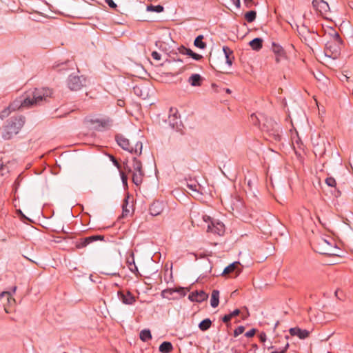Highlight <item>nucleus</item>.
<instances>
[{
    "label": "nucleus",
    "mask_w": 353,
    "mask_h": 353,
    "mask_svg": "<svg viewBox=\"0 0 353 353\" xmlns=\"http://www.w3.org/2000/svg\"><path fill=\"white\" fill-rule=\"evenodd\" d=\"M273 135H274V137L275 140H279L280 139V136H279V134L278 133H276L275 132H274Z\"/></svg>",
    "instance_id": "nucleus-48"
},
{
    "label": "nucleus",
    "mask_w": 353,
    "mask_h": 353,
    "mask_svg": "<svg viewBox=\"0 0 353 353\" xmlns=\"http://www.w3.org/2000/svg\"><path fill=\"white\" fill-rule=\"evenodd\" d=\"M245 330V327L243 326H239L237 328L234 330V336H237L241 334Z\"/></svg>",
    "instance_id": "nucleus-36"
},
{
    "label": "nucleus",
    "mask_w": 353,
    "mask_h": 353,
    "mask_svg": "<svg viewBox=\"0 0 353 353\" xmlns=\"http://www.w3.org/2000/svg\"><path fill=\"white\" fill-rule=\"evenodd\" d=\"M166 207V203L162 201H154L150 207V212L152 216L161 214Z\"/></svg>",
    "instance_id": "nucleus-14"
},
{
    "label": "nucleus",
    "mask_w": 353,
    "mask_h": 353,
    "mask_svg": "<svg viewBox=\"0 0 353 353\" xmlns=\"http://www.w3.org/2000/svg\"><path fill=\"white\" fill-rule=\"evenodd\" d=\"M126 263L128 264V267L129 270L132 272L134 273L138 271V268L136 266L135 263H134V259L133 255H132L130 258L127 259Z\"/></svg>",
    "instance_id": "nucleus-27"
},
{
    "label": "nucleus",
    "mask_w": 353,
    "mask_h": 353,
    "mask_svg": "<svg viewBox=\"0 0 353 353\" xmlns=\"http://www.w3.org/2000/svg\"><path fill=\"white\" fill-rule=\"evenodd\" d=\"M263 39L261 38H255L250 41L249 45L254 50H259L263 47Z\"/></svg>",
    "instance_id": "nucleus-21"
},
{
    "label": "nucleus",
    "mask_w": 353,
    "mask_h": 353,
    "mask_svg": "<svg viewBox=\"0 0 353 353\" xmlns=\"http://www.w3.org/2000/svg\"><path fill=\"white\" fill-rule=\"evenodd\" d=\"M151 55L152 57L157 61H159L161 59V54L157 51L152 52Z\"/></svg>",
    "instance_id": "nucleus-41"
},
{
    "label": "nucleus",
    "mask_w": 353,
    "mask_h": 353,
    "mask_svg": "<svg viewBox=\"0 0 353 353\" xmlns=\"http://www.w3.org/2000/svg\"><path fill=\"white\" fill-rule=\"evenodd\" d=\"M105 3L111 8H116L117 4L113 1V0H105Z\"/></svg>",
    "instance_id": "nucleus-43"
},
{
    "label": "nucleus",
    "mask_w": 353,
    "mask_h": 353,
    "mask_svg": "<svg viewBox=\"0 0 353 353\" xmlns=\"http://www.w3.org/2000/svg\"><path fill=\"white\" fill-rule=\"evenodd\" d=\"M121 177L124 184H127L128 176L123 171L120 170Z\"/></svg>",
    "instance_id": "nucleus-40"
},
{
    "label": "nucleus",
    "mask_w": 353,
    "mask_h": 353,
    "mask_svg": "<svg viewBox=\"0 0 353 353\" xmlns=\"http://www.w3.org/2000/svg\"><path fill=\"white\" fill-rule=\"evenodd\" d=\"M291 336H296L300 339H305L310 336V332L306 330H302L299 327H292L289 330Z\"/></svg>",
    "instance_id": "nucleus-17"
},
{
    "label": "nucleus",
    "mask_w": 353,
    "mask_h": 353,
    "mask_svg": "<svg viewBox=\"0 0 353 353\" xmlns=\"http://www.w3.org/2000/svg\"><path fill=\"white\" fill-rule=\"evenodd\" d=\"M327 353H331V352H327Z\"/></svg>",
    "instance_id": "nucleus-54"
},
{
    "label": "nucleus",
    "mask_w": 353,
    "mask_h": 353,
    "mask_svg": "<svg viewBox=\"0 0 353 353\" xmlns=\"http://www.w3.org/2000/svg\"><path fill=\"white\" fill-rule=\"evenodd\" d=\"M3 168V165L2 163L0 162V170Z\"/></svg>",
    "instance_id": "nucleus-49"
},
{
    "label": "nucleus",
    "mask_w": 353,
    "mask_h": 353,
    "mask_svg": "<svg viewBox=\"0 0 353 353\" xmlns=\"http://www.w3.org/2000/svg\"><path fill=\"white\" fill-rule=\"evenodd\" d=\"M122 209H123L122 216L123 217L127 216L130 213V211L132 209V206L129 204L128 198L124 199L123 204H122Z\"/></svg>",
    "instance_id": "nucleus-25"
},
{
    "label": "nucleus",
    "mask_w": 353,
    "mask_h": 353,
    "mask_svg": "<svg viewBox=\"0 0 353 353\" xmlns=\"http://www.w3.org/2000/svg\"><path fill=\"white\" fill-rule=\"evenodd\" d=\"M203 37L202 35L198 36L194 40V46L201 49H204L206 47V43L203 41Z\"/></svg>",
    "instance_id": "nucleus-30"
},
{
    "label": "nucleus",
    "mask_w": 353,
    "mask_h": 353,
    "mask_svg": "<svg viewBox=\"0 0 353 353\" xmlns=\"http://www.w3.org/2000/svg\"><path fill=\"white\" fill-rule=\"evenodd\" d=\"M24 123L25 118L22 116L10 119L8 124L1 131V137L3 139L6 140L12 139L14 135H16L19 132Z\"/></svg>",
    "instance_id": "nucleus-3"
},
{
    "label": "nucleus",
    "mask_w": 353,
    "mask_h": 353,
    "mask_svg": "<svg viewBox=\"0 0 353 353\" xmlns=\"http://www.w3.org/2000/svg\"><path fill=\"white\" fill-rule=\"evenodd\" d=\"M188 187L193 190V191H197V187H198V185L196 184V183H191V184H188Z\"/></svg>",
    "instance_id": "nucleus-44"
},
{
    "label": "nucleus",
    "mask_w": 353,
    "mask_h": 353,
    "mask_svg": "<svg viewBox=\"0 0 353 353\" xmlns=\"http://www.w3.org/2000/svg\"><path fill=\"white\" fill-rule=\"evenodd\" d=\"M110 160L112 161L113 164L119 170H121V165L118 162V161L112 155L110 156Z\"/></svg>",
    "instance_id": "nucleus-37"
},
{
    "label": "nucleus",
    "mask_w": 353,
    "mask_h": 353,
    "mask_svg": "<svg viewBox=\"0 0 353 353\" xmlns=\"http://www.w3.org/2000/svg\"><path fill=\"white\" fill-rule=\"evenodd\" d=\"M123 169L128 173H132V181L137 186L141 184L144 174L141 161L137 157H133L130 164L128 161L123 163Z\"/></svg>",
    "instance_id": "nucleus-2"
},
{
    "label": "nucleus",
    "mask_w": 353,
    "mask_h": 353,
    "mask_svg": "<svg viewBox=\"0 0 353 353\" xmlns=\"http://www.w3.org/2000/svg\"><path fill=\"white\" fill-rule=\"evenodd\" d=\"M86 79L83 76L70 75L67 81L69 89L72 91L81 90L85 85Z\"/></svg>",
    "instance_id": "nucleus-7"
},
{
    "label": "nucleus",
    "mask_w": 353,
    "mask_h": 353,
    "mask_svg": "<svg viewBox=\"0 0 353 353\" xmlns=\"http://www.w3.org/2000/svg\"><path fill=\"white\" fill-rule=\"evenodd\" d=\"M183 54H187L192 58H193L194 60H200L202 58V56L194 52L192 50L186 48H183L182 50L181 51Z\"/></svg>",
    "instance_id": "nucleus-24"
},
{
    "label": "nucleus",
    "mask_w": 353,
    "mask_h": 353,
    "mask_svg": "<svg viewBox=\"0 0 353 353\" xmlns=\"http://www.w3.org/2000/svg\"><path fill=\"white\" fill-rule=\"evenodd\" d=\"M256 329H252V330H249L248 332H247L245 335L247 337H252L256 334Z\"/></svg>",
    "instance_id": "nucleus-42"
},
{
    "label": "nucleus",
    "mask_w": 353,
    "mask_h": 353,
    "mask_svg": "<svg viewBox=\"0 0 353 353\" xmlns=\"http://www.w3.org/2000/svg\"><path fill=\"white\" fill-rule=\"evenodd\" d=\"M168 121L173 128L178 125L180 122V115L176 108H170L169 111Z\"/></svg>",
    "instance_id": "nucleus-15"
},
{
    "label": "nucleus",
    "mask_w": 353,
    "mask_h": 353,
    "mask_svg": "<svg viewBox=\"0 0 353 353\" xmlns=\"http://www.w3.org/2000/svg\"><path fill=\"white\" fill-rule=\"evenodd\" d=\"M325 183L330 187H335L336 185V182L334 178L330 176L327 177L325 179Z\"/></svg>",
    "instance_id": "nucleus-35"
},
{
    "label": "nucleus",
    "mask_w": 353,
    "mask_h": 353,
    "mask_svg": "<svg viewBox=\"0 0 353 353\" xmlns=\"http://www.w3.org/2000/svg\"><path fill=\"white\" fill-rule=\"evenodd\" d=\"M312 7L316 12L322 16L326 15L330 12V6L324 0H313Z\"/></svg>",
    "instance_id": "nucleus-10"
},
{
    "label": "nucleus",
    "mask_w": 353,
    "mask_h": 353,
    "mask_svg": "<svg viewBox=\"0 0 353 353\" xmlns=\"http://www.w3.org/2000/svg\"><path fill=\"white\" fill-rule=\"evenodd\" d=\"M241 266V265L239 262H234L224 269L222 275L236 277L242 271Z\"/></svg>",
    "instance_id": "nucleus-9"
},
{
    "label": "nucleus",
    "mask_w": 353,
    "mask_h": 353,
    "mask_svg": "<svg viewBox=\"0 0 353 353\" xmlns=\"http://www.w3.org/2000/svg\"><path fill=\"white\" fill-rule=\"evenodd\" d=\"M233 3L236 6L237 8H240L241 7V1L240 0H232Z\"/></svg>",
    "instance_id": "nucleus-46"
},
{
    "label": "nucleus",
    "mask_w": 353,
    "mask_h": 353,
    "mask_svg": "<svg viewBox=\"0 0 353 353\" xmlns=\"http://www.w3.org/2000/svg\"><path fill=\"white\" fill-rule=\"evenodd\" d=\"M288 347H289V343H287L286 345H285V347L283 348H282L281 350H275V351L272 352L271 353H285L287 352Z\"/></svg>",
    "instance_id": "nucleus-39"
},
{
    "label": "nucleus",
    "mask_w": 353,
    "mask_h": 353,
    "mask_svg": "<svg viewBox=\"0 0 353 353\" xmlns=\"http://www.w3.org/2000/svg\"><path fill=\"white\" fill-rule=\"evenodd\" d=\"M256 17V12L254 10L249 11L245 14V19L248 23L253 22Z\"/></svg>",
    "instance_id": "nucleus-31"
},
{
    "label": "nucleus",
    "mask_w": 353,
    "mask_h": 353,
    "mask_svg": "<svg viewBox=\"0 0 353 353\" xmlns=\"http://www.w3.org/2000/svg\"><path fill=\"white\" fill-rule=\"evenodd\" d=\"M341 44L329 41L326 43L325 54L329 57H336L339 54Z\"/></svg>",
    "instance_id": "nucleus-13"
},
{
    "label": "nucleus",
    "mask_w": 353,
    "mask_h": 353,
    "mask_svg": "<svg viewBox=\"0 0 353 353\" xmlns=\"http://www.w3.org/2000/svg\"><path fill=\"white\" fill-rule=\"evenodd\" d=\"M87 122L93 125L97 130H107L110 129L113 125V121L110 117H104L102 119L88 118Z\"/></svg>",
    "instance_id": "nucleus-6"
},
{
    "label": "nucleus",
    "mask_w": 353,
    "mask_h": 353,
    "mask_svg": "<svg viewBox=\"0 0 353 353\" xmlns=\"http://www.w3.org/2000/svg\"><path fill=\"white\" fill-rule=\"evenodd\" d=\"M247 351L245 353H256L258 345L256 343H252L246 347Z\"/></svg>",
    "instance_id": "nucleus-33"
},
{
    "label": "nucleus",
    "mask_w": 353,
    "mask_h": 353,
    "mask_svg": "<svg viewBox=\"0 0 353 353\" xmlns=\"http://www.w3.org/2000/svg\"><path fill=\"white\" fill-rule=\"evenodd\" d=\"M259 341L261 342V343H265L267 340V336H266V334L263 332H261L259 334Z\"/></svg>",
    "instance_id": "nucleus-38"
},
{
    "label": "nucleus",
    "mask_w": 353,
    "mask_h": 353,
    "mask_svg": "<svg viewBox=\"0 0 353 353\" xmlns=\"http://www.w3.org/2000/svg\"><path fill=\"white\" fill-rule=\"evenodd\" d=\"M240 312H240V310L239 309L234 310L232 312H231V313H230L228 314L225 315L222 318L223 322H224L225 323H229L232 318L239 316Z\"/></svg>",
    "instance_id": "nucleus-26"
},
{
    "label": "nucleus",
    "mask_w": 353,
    "mask_h": 353,
    "mask_svg": "<svg viewBox=\"0 0 353 353\" xmlns=\"http://www.w3.org/2000/svg\"><path fill=\"white\" fill-rule=\"evenodd\" d=\"M5 295H7L8 296H9L10 295V294L9 292H7V291L2 292L1 293H0V298L4 296Z\"/></svg>",
    "instance_id": "nucleus-47"
},
{
    "label": "nucleus",
    "mask_w": 353,
    "mask_h": 353,
    "mask_svg": "<svg viewBox=\"0 0 353 353\" xmlns=\"http://www.w3.org/2000/svg\"><path fill=\"white\" fill-rule=\"evenodd\" d=\"M330 41H332L334 43L342 45L341 38L340 35L339 34V33H337L336 32H334V34H332V39Z\"/></svg>",
    "instance_id": "nucleus-32"
},
{
    "label": "nucleus",
    "mask_w": 353,
    "mask_h": 353,
    "mask_svg": "<svg viewBox=\"0 0 353 353\" xmlns=\"http://www.w3.org/2000/svg\"><path fill=\"white\" fill-rule=\"evenodd\" d=\"M119 300L125 305H132L136 302V297L130 291L119 290L117 293Z\"/></svg>",
    "instance_id": "nucleus-12"
},
{
    "label": "nucleus",
    "mask_w": 353,
    "mask_h": 353,
    "mask_svg": "<svg viewBox=\"0 0 353 353\" xmlns=\"http://www.w3.org/2000/svg\"><path fill=\"white\" fill-rule=\"evenodd\" d=\"M203 81V77L199 74H192L188 78V83L192 86H194V87L201 85Z\"/></svg>",
    "instance_id": "nucleus-19"
},
{
    "label": "nucleus",
    "mask_w": 353,
    "mask_h": 353,
    "mask_svg": "<svg viewBox=\"0 0 353 353\" xmlns=\"http://www.w3.org/2000/svg\"><path fill=\"white\" fill-rule=\"evenodd\" d=\"M140 339L144 342H146L152 339L151 332L149 330H143L140 332Z\"/></svg>",
    "instance_id": "nucleus-29"
},
{
    "label": "nucleus",
    "mask_w": 353,
    "mask_h": 353,
    "mask_svg": "<svg viewBox=\"0 0 353 353\" xmlns=\"http://www.w3.org/2000/svg\"><path fill=\"white\" fill-rule=\"evenodd\" d=\"M159 350L162 353H170L172 351L173 346L170 342L164 341L160 345Z\"/></svg>",
    "instance_id": "nucleus-23"
},
{
    "label": "nucleus",
    "mask_w": 353,
    "mask_h": 353,
    "mask_svg": "<svg viewBox=\"0 0 353 353\" xmlns=\"http://www.w3.org/2000/svg\"><path fill=\"white\" fill-rule=\"evenodd\" d=\"M244 3L247 8H251L253 5V0H244Z\"/></svg>",
    "instance_id": "nucleus-45"
},
{
    "label": "nucleus",
    "mask_w": 353,
    "mask_h": 353,
    "mask_svg": "<svg viewBox=\"0 0 353 353\" xmlns=\"http://www.w3.org/2000/svg\"><path fill=\"white\" fill-rule=\"evenodd\" d=\"M52 95V90L48 88H32L26 91L24 95L19 99L14 100L8 108L3 110L0 116L1 117H6L12 110L19 108H30L42 104L43 102L47 101Z\"/></svg>",
    "instance_id": "nucleus-1"
},
{
    "label": "nucleus",
    "mask_w": 353,
    "mask_h": 353,
    "mask_svg": "<svg viewBox=\"0 0 353 353\" xmlns=\"http://www.w3.org/2000/svg\"><path fill=\"white\" fill-rule=\"evenodd\" d=\"M29 261H30L32 263H35L34 261L31 260V259H28Z\"/></svg>",
    "instance_id": "nucleus-53"
},
{
    "label": "nucleus",
    "mask_w": 353,
    "mask_h": 353,
    "mask_svg": "<svg viewBox=\"0 0 353 353\" xmlns=\"http://www.w3.org/2000/svg\"><path fill=\"white\" fill-rule=\"evenodd\" d=\"M272 51L276 55V62L279 63L280 61L285 57V52L284 49L279 44L273 43Z\"/></svg>",
    "instance_id": "nucleus-18"
},
{
    "label": "nucleus",
    "mask_w": 353,
    "mask_h": 353,
    "mask_svg": "<svg viewBox=\"0 0 353 353\" xmlns=\"http://www.w3.org/2000/svg\"><path fill=\"white\" fill-rule=\"evenodd\" d=\"M219 291L214 290L212 292L210 305L212 307L215 308L219 305Z\"/></svg>",
    "instance_id": "nucleus-22"
},
{
    "label": "nucleus",
    "mask_w": 353,
    "mask_h": 353,
    "mask_svg": "<svg viewBox=\"0 0 353 353\" xmlns=\"http://www.w3.org/2000/svg\"><path fill=\"white\" fill-rule=\"evenodd\" d=\"M115 139L118 145L124 150L129 152L137 156H140L142 153L143 145L141 141H137L132 145L128 139L122 134H117Z\"/></svg>",
    "instance_id": "nucleus-4"
},
{
    "label": "nucleus",
    "mask_w": 353,
    "mask_h": 353,
    "mask_svg": "<svg viewBox=\"0 0 353 353\" xmlns=\"http://www.w3.org/2000/svg\"><path fill=\"white\" fill-rule=\"evenodd\" d=\"M104 239V236L103 235H92L90 236H88L85 238L80 239L79 241H77L75 243V246L78 249H81L86 247L90 243L96 241H103Z\"/></svg>",
    "instance_id": "nucleus-11"
},
{
    "label": "nucleus",
    "mask_w": 353,
    "mask_h": 353,
    "mask_svg": "<svg viewBox=\"0 0 353 353\" xmlns=\"http://www.w3.org/2000/svg\"><path fill=\"white\" fill-rule=\"evenodd\" d=\"M148 10L150 11H154L157 12H161L163 10V7L162 6L158 5V6H149L148 7Z\"/></svg>",
    "instance_id": "nucleus-34"
},
{
    "label": "nucleus",
    "mask_w": 353,
    "mask_h": 353,
    "mask_svg": "<svg viewBox=\"0 0 353 353\" xmlns=\"http://www.w3.org/2000/svg\"><path fill=\"white\" fill-rule=\"evenodd\" d=\"M16 290H17V286H14L13 289H12L13 292H15Z\"/></svg>",
    "instance_id": "nucleus-50"
},
{
    "label": "nucleus",
    "mask_w": 353,
    "mask_h": 353,
    "mask_svg": "<svg viewBox=\"0 0 353 353\" xmlns=\"http://www.w3.org/2000/svg\"><path fill=\"white\" fill-rule=\"evenodd\" d=\"M211 325L212 321H210V319H205L199 324V327L202 331H206L211 327Z\"/></svg>",
    "instance_id": "nucleus-28"
},
{
    "label": "nucleus",
    "mask_w": 353,
    "mask_h": 353,
    "mask_svg": "<svg viewBox=\"0 0 353 353\" xmlns=\"http://www.w3.org/2000/svg\"><path fill=\"white\" fill-rule=\"evenodd\" d=\"M315 250L321 254L334 255L333 247L326 239H319L315 245Z\"/></svg>",
    "instance_id": "nucleus-8"
},
{
    "label": "nucleus",
    "mask_w": 353,
    "mask_h": 353,
    "mask_svg": "<svg viewBox=\"0 0 353 353\" xmlns=\"http://www.w3.org/2000/svg\"><path fill=\"white\" fill-rule=\"evenodd\" d=\"M223 51L226 59V63L228 64L229 66H231L234 59L233 51L228 46H223Z\"/></svg>",
    "instance_id": "nucleus-20"
},
{
    "label": "nucleus",
    "mask_w": 353,
    "mask_h": 353,
    "mask_svg": "<svg viewBox=\"0 0 353 353\" xmlns=\"http://www.w3.org/2000/svg\"><path fill=\"white\" fill-rule=\"evenodd\" d=\"M208 297V294L204 291H195L192 292L189 294V299L192 301L202 302L206 300Z\"/></svg>",
    "instance_id": "nucleus-16"
},
{
    "label": "nucleus",
    "mask_w": 353,
    "mask_h": 353,
    "mask_svg": "<svg viewBox=\"0 0 353 353\" xmlns=\"http://www.w3.org/2000/svg\"><path fill=\"white\" fill-rule=\"evenodd\" d=\"M226 92H227V93H230V92H231V91H230V89H228H228H226Z\"/></svg>",
    "instance_id": "nucleus-51"
},
{
    "label": "nucleus",
    "mask_w": 353,
    "mask_h": 353,
    "mask_svg": "<svg viewBox=\"0 0 353 353\" xmlns=\"http://www.w3.org/2000/svg\"><path fill=\"white\" fill-rule=\"evenodd\" d=\"M203 220L208 223V232L214 233L219 236L223 235L225 232V225L223 223L212 220V219L208 216L203 215Z\"/></svg>",
    "instance_id": "nucleus-5"
},
{
    "label": "nucleus",
    "mask_w": 353,
    "mask_h": 353,
    "mask_svg": "<svg viewBox=\"0 0 353 353\" xmlns=\"http://www.w3.org/2000/svg\"><path fill=\"white\" fill-rule=\"evenodd\" d=\"M62 232H63V233H65V234H67V233H68L67 232L64 231V230H63V229H62Z\"/></svg>",
    "instance_id": "nucleus-52"
}]
</instances>
